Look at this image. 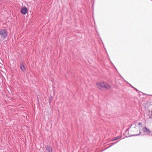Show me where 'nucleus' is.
<instances>
[{"mask_svg": "<svg viewBox=\"0 0 152 152\" xmlns=\"http://www.w3.org/2000/svg\"><path fill=\"white\" fill-rule=\"evenodd\" d=\"M20 69L23 72H25L26 70V68L24 65L22 63H21L20 64Z\"/></svg>", "mask_w": 152, "mask_h": 152, "instance_id": "obj_7", "label": "nucleus"}, {"mask_svg": "<svg viewBox=\"0 0 152 152\" xmlns=\"http://www.w3.org/2000/svg\"><path fill=\"white\" fill-rule=\"evenodd\" d=\"M96 85L97 87L101 89L103 88L109 89L111 88V86L109 84L103 82L97 83Z\"/></svg>", "mask_w": 152, "mask_h": 152, "instance_id": "obj_1", "label": "nucleus"}, {"mask_svg": "<svg viewBox=\"0 0 152 152\" xmlns=\"http://www.w3.org/2000/svg\"><path fill=\"white\" fill-rule=\"evenodd\" d=\"M131 86H132V87L133 88H134V89H135V90H136L137 91V90L136 88H134L131 85Z\"/></svg>", "mask_w": 152, "mask_h": 152, "instance_id": "obj_12", "label": "nucleus"}, {"mask_svg": "<svg viewBox=\"0 0 152 152\" xmlns=\"http://www.w3.org/2000/svg\"><path fill=\"white\" fill-rule=\"evenodd\" d=\"M141 134V132H140L139 134H134L133 135H132V136H138L140 134Z\"/></svg>", "mask_w": 152, "mask_h": 152, "instance_id": "obj_10", "label": "nucleus"}, {"mask_svg": "<svg viewBox=\"0 0 152 152\" xmlns=\"http://www.w3.org/2000/svg\"><path fill=\"white\" fill-rule=\"evenodd\" d=\"M138 125L139 126H142V124L140 123V122H139L138 124Z\"/></svg>", "mask_w": 152, "mask_h": 152, "instance_id": "obj_11", "label": "nucleus"}, {"mask_svg": "<svg viewBox=\"0 0 152 152\" xmlns=\"http://www.w3.org/2000/svg\"><path fill=\"white\" fill-rule=\"evenodd\" d=\"M121 137V136H118L113 138L112 140V141H114L118 139H120Z\"/></svg>", "mask_w": 152, "mask_h": 152, "instance_id": "obj_8", "label": "nucleus"}, {"mask_svg": "<svg viewBox=\"0 0 152 152\" xmlns=\"http://www.w3.org/2000/svg\"><path fill=\"white\" fill-rule=\"evenodd\" d=\"M118 142H113V143H111L110 144V145L107 148L105 149H107L108 148H109V147H111V146H113V145H114L115 144V143H116Z\"/></svg>", "mask_w": 152, "mask_h": 152, "instance_id": "obj_9", "label": "nucleus"}, {"mask_svg": "<svg viewBox=\"0 0 152 152\" xmlns=\"http://www.w3.org/2000/svg\"><path fill=\"white\" fill-rule=\"evenodd\" d=\"M28 9L26 7H25L22 8L20 10L21 13L23 15H25L26 14V13L28 12Z\"/></svg>", "mask_w": 152, "mask_h": 152, "instance_id": "obj_3", "label": "nucleus"}, {"mask_svg": "<svg viewBox=\"0 0 152 152\" xmlns=\"http://www.w3.org/2000/svg\"><path fill=\"white\" fill-rule=\"evenodd\" d=\"M136 125L135 124H131V126L128 129H129L130 128H132L134 131H136V130H137V128L136 127Z\"/></svg>", "mask_w": 152, "mask_h": 152, "instance_id": "obj_5", "label": "nucleus"}, {"mask_svg": "<svg viewBox=\"0 0 152 152\" xmlns=\"http://www.w3.org/2000/svg\"><path fill=\"white\" fill-rule=\"evenodd\" d=\"M8 35L7 31L5 29H3L0 31V35L1 39L2 40L5 39Z\"/></svg>", "mask_w": 152, "mask_h": 152, "instance_id": "obj_2", "label": "nucleus"}, {"mask_svg": "<svg viewBox=\"0 0 152 152\" xmlns=\"http://www.w3.org/2000/svg\"><path fill=\"white\" fill-rule=\"evenodd\" d=\"M46 149L48 152H53L52 148L49 145H47L46 147Z\"/></svg>", "mask_w": 152, "mask_h": 152, "instance_id": "obj_6", "label": "nucleus"}, {"mask_svg": "<svg viewBox=\"0 0 152 152\" xmlns=\"http://www.w3.org/2000/svg\"><path fill=\"white\" fill-rule=\"evenodd\" d=\"M142 130L144 132H146L147 134H150L151 132L146 127H145L143 128Z\"/></svg>", "mask_w": 152, "mask_h": 152, "instance_id": "obj_4", "label": "nucleus"}]
</instances>
